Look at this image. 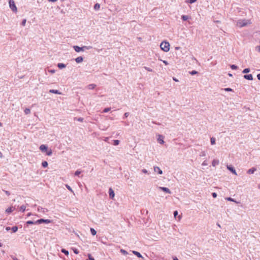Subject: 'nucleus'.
Segmentation results:
<instances>
[{
	"label": "nucleus",
	"instance_id": "obj_44",
	"mask_svg": "<svg viewBox=\"0 0 260 260\" xmlns=\"http://www.w3.org/2000/svg\"><path fill=\"white\" fill-rule=\"evenodd\" d=\"M75 119H76L77 120L80 122H82L83 121V118L82 117L75 118Z\"/></svg>",
	"mask_w": 260,
	"mask_h": 260
},
{
	"label": "nucleus",
	"instance_id": "obj_42",
	"mask_svg": "<svg viewBox=\"0 0 260 260\" xmlns=\"http://www.w3.org/2000/svg\"><path fill=\"white\" fill-rule=\"evenodd\" d=\"M81 173V171H79V170H77L75 173V175L76 176H79Z\"/></svg>",
	"mask_w": 260,
	"mask_h": 260
},
{
	"label": "nucleus",
	"instance_id": "obj_23",
	"mask_svg": "<svg viewBox=\"0 0 260 260\" xmlns=\"http://www.w3.org/2000/svg\"><path fill=\"white\" fill-rule=\"evenodd\" d=\"M25 210H26V206L25 205H22L19 208L20 211H21L22 212H24L25 211Z\"/></svg>",
	"mask_w": 260,
	"mask_h": 260
},
{
	"label": "nucleus",
	"instance_id": "obj_4",
	"mask_svg": "<svg viewBox=\"0 0 260 260\" xmlns=\"http://www.w3.org/2000/svg\"><path fill=\"white\" fill-rule=\"evenodd\" d=\"M51 222V220L49 219H40L36 221V223L41 224L42 223H49Z\"/></svg>",
	"mask_w": 260,
	"mask_h": 260
},
{
	"label": "nucleus",
	"instance_id": "obj_26",
	"mask_svg": "<svg viewBox=\"0 0 260 260\" xmlns=\"http://www.w3.org/2000/svg\"><path fill=\"white\" fill-rule=\"evenodd\" d=\"M52 154V151L51 149H47V151H46V154L48 156H51Z\"/></svg>",
	"mask_w": 260,
	"mask_h": 260
},
{
	"label": "nucleus",
	"instance_id": "obj_1",
	"mask_svg": "<svg viewBox=\"0 0 260 260\" xmlns=\"http://www.w3.org/2000/svg\"><path fill=\"white\" fill-rule=\"evenodd\" d=\"M251 23L250 20L245 19H239L236 21V25L239 27L246 26Z\"/></svg>",
	"mask_w": 260,
	"mask_h": 260
},
{
	"label": "nucleus",
	"instance_id": "obj_13",
	"mask_svg": "<svg viewBox=\"0 0 260 260\" xmlns=\"http://www.w3.org/2000/svg\"><path fill=\"white\" fill-rule=\"evenodd\" d=\"M256 169L254 167H253L247 170V173L249 174H252L256 171Z\"/></svg>",
	"mask_w": 260,
	"mask_h": 260
},
{
	"label": "nucleus",
	"instance_id": "obj_36",
	"mask_svg": "<svg viewBox=\"0 0 260 260\" xmlns=\"http://www.w3.org/2000/svg\"><path fill=\"white\" fill-rule=\"evenodd\" d=\"M120 252L124 255H127L128 254V252L126 250L122 249L120 250Z\"/></svg>",
	"mask_w": 260,
	"mask_h": 260
},
{
	"label": "nucleus",
	"instance_id": "obj_31",
	"mask_svg": "<svg viewBox=\"0 0 260 260\" xmlns=\"http://www.w3.org/2000/svg\"><path fill=\"white\" fill-rule=\"evenodd\" d=\"M226 200L229 201L234 202H235L236 203H238V202H236L234 199L230 198V197L227 198L226 199Z\"/></svg>",
	"mask_w": 260,
	"mask_h": 260
},
{
	"label": "nucleus",
	"instance_id": "obj_32",
	"mask_svg": "<svg viewBox=\"0 0 260 260\" xmlns=\"http://www.w3.org/2000/svg\"><path fill=\"white\" fill-rule=\"evenodd\" d=\"M211 144L212 145H214L215 144V139L213 137L211 138L210 139Z\"/></svg>",
	"mask_w": 260,
	"mask_h": 260
},
{
	"label": "nucleus",
	"instance_id": "obj_11",
	"mask_svg": "<svg viewBox=\"0 0 260 260\" xmlns=\"http://www.w3.org/2000/svg\"><path fill=\"white\" fill-rule=\"evenodd\" d=\"M154 171L159 174H162V171L158 167H154Z\"/></svg>",
	"mask_w": 260,
	"mask_h": 260
},
{
	"label": "nucleus",
	"instance_id": "obj_38",
	"mask_svg": "<svg viewBox=\"0 0 260 260\" xmlns=\"http://www.w3.org/2000/svg\"><path fill=\"white\" fill-rule=\"evenodd\" d=\"M222 90L225 91H233V89L231 88H225L222 89Z\"/></svg>",
	"mask_w": 260,
	"mask_h": 260
},
{
	"label": "nucleus",
	"instance_id": "obj_48",
	"mask_svg": "<svg viewBox=\"0 0 260 260\" xmlns=\"http://www.w3.org/2000/svg\"><path fill=\"white\" fill-rule=\"evenodd\" d=\"M128 116H129V113H128V112H126V113H124V114L123 118H126V117H127Z\"/></svg>",
	"mask_w": 260,
	"mask_h": 260
},
{
	"label": "nucleus",
	"instance_id": "obj_51",
	"mask_svg": "<svg viewBox=\"0 0 260 260\" xmlns=\"http://www.w3.org/2000/svg\"><path fill=\"white\" fill-rule=\"evenodd\" d=\"M206 155V153L205 151H203L201 152L200 156H205Z\"/></svg>",
	"mask_w": 260,
	"mask_h": 260
},
{
	"label": "nucleus",
	"instance_id": "obj_33",
	"mask_svg": "<svg viewBox=\"0 0 260 260\" xmlns=\"http://www.w3.org/2000/svg\"><path fill=\"white\" fill-rule=\"evenodd\" d=\"M61 252L63 253H64L66 255H69V251L65 249H62Z\"/></svg>",
	"mask_w": 260,
	"mask_h": 260
},
{
	"label": "nucleus",
	"instance_id": "obj_56",
	"mask_svg": "<svg viewBox=\"0 0 260 260\" xmlns=\"http://www.w3.org/2000/svg\"><path fill=\"white\" fill-rule=\"evenodd\" d=\"M177 215H178L177 211H174V217H176Z\"/></svg>",
	"mask_w": 260,
	"mask_h": 260
},
{
	"label": "nucleus",
	"instance_id": "obj_37",
	"mask_svg": "<svg viewBox=\"0 0 260 260\" xmlns=\"http://www.w3.org/2000/svg\"><path fill=\"white\" fill-rule=\"evenodd\" d=\"M250 72V69L249 68L245 69L243 71V73H248Z\"/></svg>",
	"mask_w": 260,
	"mask_h": 260
},
{
	"label": "nucleus",
	"instance_id": "obj_7",
	"mask_svg": "<svg viewBox=\"0 0 260 260\" xmlns=\"http://www.w3.org/2000/svg\"><path fill=\"white\" fill-rule=\"evenodd\" d=\"M48 209L45 208H43L42 207H39L38 208V211L39 212H42L43 213H46L48 212Z\"/></svg>",
	"mask_w": 260,
	"mask_h": 260
},
{
	"label": "nucleus",
	"instance_id": "obj_46",
	"mask_svg": "<svg viewBox=\"0 0 260 260\" xmlns=\"http://www.w3.org/2000/svg\"><path fill=\"white\" fill-rule=\"evenodd\" d=\"M26 20L25 19H23L21 22V25L22 26H25L26 24Z\"/></svg>",
	"mask_w": 260,
	"mask_h": 260
},
{
	"label": "nucleus",
	"instance_id": "obj_10",
	"mask_svg": "<svg viewBox=\"0 0 260 260\" xmlns=\"http://www.w3.org/2000/svg\"><path fill=\"white\" fill-rule=\"evenodd\" d=\"M157 141L161 144H163L165 142L164 141V137L160 135H158Z\"/></svg>",
	"mask_w": 260,
	"mask_h": 260
},
{
	"label": "nucleus",
	"instance_id": "obj_9",
	"mask_svg": "<svg viewBox=\"0 0 260 260\" xmlns=\"http://www.w3.org/2000/svg\"><path fill=\"white\" fill-rule=\"evenodd\" d=\"M109 194L110 198L113 199V198H114V196H115V193H114L113 190L111 188H109Z\"/></svg>",
	"mask_w": 260,
	"mask_h": 260
},
{
	"label": "nucleus",
	"instance_id": "obj_62",
	"mask_svg": "<svg viewBox=\"0 0 260 260\" xmlns=\"http://www.w3.org/2000/svg\"><path fill=\"white\" fill-rule=\"evenodd\" d=\"M173 80H174V81H175V82H178V79H177L176 78L173 77Z\"/></svg>",
	"mask_w": 260,
	"mask_h": 260
},
{
	"label": "nucleus",
	"instance_id": "obj_39",
	"mask_svg": "<svg viewBox=\"0 0 260 260\" xmlns=\"http://www.w3.org/2000/svg\"><path fill=\"white\" fill-rule=\"evenodd\" d=\"M231 68L232 70H237L238 69V67L235 64H232L231 66Z\"/></svg>",
	"mask_w": 260,
	"mask_h": 260
},
{
	"label": "nucleus",
	"instance_id": "obj_40",
	"mask_svg": "<svg viewBox=\"0 0 260 260\" xmlns=\"http://www.w3.org/2000/svg\"><path fill=\"white\" fill-rule=\"evenodd\" d=\"M197 0H187L186 1V3H189V4H192L196 2Z\"/></svg>",
	"mask_w": 260,
	"mask_h": 260
},
{
	"label": "nucleus",
	"instance_id": "obj_60",
	"mask_svg": "<svg viewBox=\"0 0 260 260\" xmlns=\"http://www.w3.org/2000/svg\"><path fill=\"white\" fill-rule=\"evenodd\" d=\"M162 62L166 64V65H168V62L166 61V60H162Z\"/></svg>",
	"mask_w": 260,
	"mask_h": 260
},
{
	"label": "nucleus",
	"instance_id": "obj_57",
	"mask_svg": "<svg viewBox=\"0 0 260 260\" xmlns=\"http://www.w3.org/2000/svg\"><path fill=\"white\" fill-rule=\"evenodd\" d=\"M212 194L213 198H216L217 197V194L215 192H213Z\"/></svg>",
	"mask_w": 260,
	"mask_h": 260
},
{
	"label": "nucleus",
	"instance_id": "obj_28",
	"mask_svg": "<svg viewBox=\"0 0 260 260\" xmlns=\"http://www.w3.org/2000/svg\"><path fill=\"white\" fill-rule=\"evenodd\" d=\"M48 162L46 161H44L42 163V166L44 168H46L48 166Z\"/></svg>",
	"mask_w": 260,
	"mask_h": 260
},
{
	"label": "nucleus",
	"instance_id": "obj_6",
	"mask_svg": "<svg viewBox=\"0 0 260 260\" xmlns=\"http://www.w3.org/2000/svg\"><path fill=\"white\" fill-rule=\"evenodd\" d=\"M39 149L43 152H46L47 151L48 147L46 145L42 144L40 146Z\"/></svg>",
	"mask_w": 260,
	"mask_h": 260
},
{
	"label": "nucleus",
	"instance_id": "obj_17",
	"mask_svg": "<svg viewBox=\"0 0 260 260\" xmlns=\"http://www.w3.org/2000/svg\"><path fill=\"white\" fill-rule=\"evenodd\" d=\"M244 78L249 80H252L253 79V77L251 74L245 75L244 76Z\"/></svg>",
	"mask_w": 260,
	"mask_h": 260
},
{
	"label": "nucleus",
	"instance_id": "obj_43",
	"mask_svg": "<svg viewBox=\"0 0 260 260\" xmlns=\"http://www.w3.org/2000/svg\"><path fill=\"white\" fill-rule=\"evenodd\" d=\"M144 68L146 70H147V71H148V72H152V71H153V70H152L151 69H150V68H148V67H144Z\"/></svg>",
	"mask_w": 260,
	"mask_h": 260
},
{
	"label": "nucleus",
	"instance_id": "obj_59",
	"mask_svg": "<svg viewBox=\"0 0 260 260\" xmlns=\"http://www.w3.org/2000/svg\"><path fill=\"white\" fill-rule=\"evenodd\" d=\"M6 230L7 231H9V230H11V228L9 227V226L6 227Z\"/></svg>",
	"mask_w": 260,
	"mask_h": 260
},
{
	"label": "nucleus",
	"instance_id": "obj_64",
	"mask_svg": "<svg viewBox=\"0 0 260 260\" xmlns=\"http://www.w3.org/2000/svg\"><path fill=\"white\" fill-rule=\"evenodd\" d=\"M173 260H179V259L177 258V257H176V256L173 257Z\"/></svg>",
	"mask_w": 260,
	"mask_h": 260
},
{
	"label": "nucleus",
	"instance_id": "obj_12",
	"mask_svg": "<svg viewBox=\"0 0 260 260\" xmlns=\"http://www.w3.org/2000/svg\"><path fill=\"white\" fill-rule=\"evenodd\" d=\"M73 48L74 49L75 51L77 52H79L80 51H83V49H82V47H80L78 46H74Z\"/></svg>",
	"mask_w": 260,
	"mask_h": 260
},
{
	"label": "nucleus",
	"instance_id": "obj_52",
	"mask_svg": "<svg viewBox=\"0 0 260 260\" xmlns=\"http://www.w3.org/2000/svg\"><path fill=\"white\" fill-rule=\"evenodd\" d=\"M88 258L89 260H94V258H93L90 254H88Z\"/></svg>",
	"mask_w": 260,
	"mask_h": 260
},
{
	"label": "nucleus",
	"instance_id": "obj_30",
	"mask_svg": "<svg viewBox=\"0 0 260 260\" xmlns=\"http://www.w3.org/2000/svg\"><path fill=\"white\" fill-rule=\"evenodd\" d=\"M181 18L183 21H186L189 18V17L187 15H182L181 16Z\"/></svg>",
	"mask_w": 260,
	"mask_h": 260
},
{
	"label": "nucleus",
	"instance_id": "obj_34",
	"mask_svg": "<svg viewBox=\"0 0 260 260\" xmlns=\"http://www.w3.org/2000/svg\"><path fill=\"white\" fill-rule=\"evenodd\" d=\"M26 224H37V223H36V221H32L31 220H29L26 222Z\"/></svg>",
	"mask_w": 260,
	"mask_h": 260
},
{
	"label": "nucleus",
	"instance_id": "obj_16",
	"mask_svg": "<svg viewBox=\"0 0 260 260\" xmlns=\"http://www.w3.org/2000/svg\"><path fill=\"white\" fill-rule=\"evenodd\" d=\"M83 58L82 56H79L75 59V61L77 63H81L83 61Z\"/></svg>",
	"mask_w": 260,
	"mask_h": 260
},
{
	"label": "nucleus",
	"instance_id": "obj_61",
	"mask_svg": "<svg viewBox=\"0 0 260 260\" xmlns=\"http://www.w3.org/2000/svg\"><path fill=\"white\" fill-rule=\"evenodd\" d=\"M108 139H109V138H108V137H106V138H105V139H104V140L105 142H108Z\"/></svg>",
	"mask_w": 260,
	"mask_h": 260
},
{
	"label": "nucleus",
	"instance_id": "obj_47",
	"mask_svg": "<svg viewBox=\"0 0 260 260\" xmlns=\"http://www.w3.org/2000/svg\"><path fill=\"white\" fill-rule=\"evenodd\" d=\"M198 73V72L196 71H192L191 72H190V74L191 75H196Z\"/></svg>",
	"mask_w": 260,
	"mask_h": 260
},
{
	"label": "nucleus",
	"instance_id": "obj_49",
	"mask_svg": "<svg viewBox=\"0 0 260 260\" xmlns=\"http://www.w3.org/2000/svg\"><path fill=\"white\" fill-rule=\"evenodd\" d=\"M142 172L144 174H148V171L145 169H143Z\"/></svg>",
	"mask_w": 260,
	"mask_h": 260
},
{
	"label": "nucleus",
	"instance_id": "obj_21",
	"mask_svg": "<svg viewBox=\"0 0 260 260\" xmlns=\"http://www.w3.org/2000/svg\"><path fill=\"white\" fill-rule=\"evenodd\" d=\"M91 48H92V47L90 46H83V47H82L83 51H84L85 50H89Z\"/></svg>",
	"mask_w": 260,
	"mask_h": 260
},
{
	"label": "nucleus",
	"instance_id": "obj_20",
	"mask_svg": "<svg viewBox=\"0 0 260 260\" xmlns=\"http://www.w3.org/2000/svg\"><path fill=\"white\" fill-rule=\"evenodd\" d=\"M96 87V85L94 84H90L87 86L88 89H93Z\"/></svg>",
	"mask_w": 260,
	"mask_h": 260
},
{
	"label": "nucleus",
	"instance_id": "obj_50",
	"mask_svg": "<svg viewBox=\"0 0 260 260\" xmlns=\"http://www.w3.org/2000/svg\"><path fill=\"white\" fill-rule=\"evenodd\" d=\"M202 166H207L208 165V164L206 161V160H205L203 162L202 164Z\"/></svg>",
	"mask_w": 260,
	"mask_h": 260
},
{
	"label": "nucleus",
	"instance_id": "obj_24",
	"mask_svg": "<svg viewBox=\"0 0 260 260\" xmlns=\"http://www.w3.org/2000/svg\"><path fill=\"white\" fill-rule=\"evenodd\" d=\"M100 8V5L98 3L96 4L94 6V9L96 11H98Z\"/></svg>",
	"mask_w": 260,
	"mask_h": 260
},
{
	"label": "nucleus",
	"instance_id": "obj_58",
	"mask_svg": "<svg viewBox=\"0 0 260 260\" xmlns=\"http://www.w3.org/2000/svg\"><path fill=\"white\" fill-rule=\"evenodd\" d=\"M74 252L76 254H78L79 253V251L77 249H75L74 250Z\"/></svg>",
	"mask_w": 260,
	"mask_h": 260
},
{
	"label": "nucleus",
	"instance_id": "obj_55",
	"mask_svg": "<svg viewBox=\"0 0 260 260\" xmlns=\"http://www.w3.org/2000/svg\"><path fill=\"white\" fill-rule=\"evenodd\" d=\"M49 72L51 74H54L55 73V70H49Z\"/></svg>",
	"mask_w": 260,
	"mask_h": 260
},
{
	"label": "nucleus",
	"instance_id": "obj_5",
	"mask_svg": "<svg viewBox=\"0 0 260 260\" xmlns=\"http://www.w3.org/2000/svg\"><path fill=\"white\" fill-rule=\"evenodd\" d=\"M158 188L159 189L162 190L163 191L166 192V193H169V194L171 193V190L168 188H167V187H159Z\"/></svg>",
	"mask_w": 260,
	"mask_h": 260
},
{
	"label": "nucleus",
	"instance_id": "obj_54",
	"mask_svg": "<svg viewBox=\"0 0 260 260\" xmlns=\"http://www.w3.org/2000/svg\"><path fill=\"white\" fill-rule=\"evenodd\" d=\"M256 50L260 52V45L256 47Z\"/></svg>",
	"mask_w": 260,
	"mask_h": 260
},
{
	"label": "nucleus",
	"instance_id": "obj_63",
	"mask_svg": "<svg viewBox=\"0 0 260 260\" xmlns=\"http://www.w3.org/2000/svg\"><path fill=\"white\" fill-rule=\"evenodd\" d=\"M257 79L260 80V74L257 75Z\"/></svg>",
	"mask_w": 260,
	"mask_h": 260
},
{
	"label": "nucleus",
	"instance_id": "obj_45",
	"mask_svg": "<svg viewBox=\"0 0 260 260\" xmlns=\"http://www.w3.org/2000/svg\"><path fill=\"white\" fill-rule=\"evenodd\" d=\"M110 109H111L110 108H106L104 109V110H103V112H104V113L108 112L110 110Z\"/></svg>",
	"mask_w": 260,
	"mask_h": 260
},
{
	"label": "nucleus",
	"instance_id": "obj_25",
	"mask_svg": "<svg viewBox=\"0 0 260 260\" xmlns=\"http://www.w3.org/2000/svg\"><path fill=\"white\" fill-rule=\"evenodd\" d=\"M119 143H120V141L118 140H114L113 141V144L114 146H117V145H119Z\"/></svg>",
	"mask_w": 260,
	"mask_h": 260
},
{
	"label": "nucleus",
	"instance_id": "obj_22",
	"mask_svg": "<svg viewBox=\"0 0 260 260\" xmlns=\"http://www.w3.org/2000/svg\"><path fill=\"white\" fill-rule=\"evenodd\" d=\"M57 67H58L59 69H63V68H66V65L65 64H64V63H58V64H57Z\"/></svg>",
	"mask_w": 260,
	"mask_h": 260
},
{
	"label": "nucleus",
	"instance_id": "obj_19",
	"mask_svg": "<svg viewBox=\"0 0 260 260\" xmlns=\"http://www.w3.org/2000/svg\"><path fill=\"white\" fill-rule=\"evenodd\" d=\"M49 92L58 94H61V93L58 90L55 89H50L49 90Z\"/></svg>",
	"mask_w": 260,
	"mask_h": 260
},
{
	"label": "nucleus",
	"instance_id": "obj_3",
	"mask_svg": "<svg viewBox=\"0 0 260 260\" xmlns=\"http://www.w3.org/2000/svg\"><path fill=\"white\" fill-rule=\"evenodd\" d=\"M9 7L12 11H17V9L13 0H9Z\"/></svg>",
	"mask_w": 260,
	"mask_h": 260
},
{
	"label": "nucleus",
	"instance_id": "obj_53",
	"mask_svg": "<svg viewBox=\"0 0 260 260\" xmlns=\"http://www.w3.org/2000/svg\"><path fill=\"white\" fill-rule=\"evenodd\" d=\"M4 191L5 192V193L7 195V196H10V192L7 190H4Z\"/></svg>",
	"mask_w": 260,
	"mask_h": 260
},
{
	"label": "nucleus",
	"instance_id": "obj_27",
	"mask_svg": "<svg viewBox=\"0 0 260 260\" xmlns=\"http://www.w3.org/2000/svg\"><path fill=\"white\" fill-rule=\"evenodd\" d=\"M11 230L13 233H15L18 230V227L17 226H14L12 228H11Z\"/></svg>",
	"mask_w": 260,
	"mask_h": 260
},
{
	"label": "nucleus",
	"instance_id": "obj_8",
	"mask_svg": "<svg viewBox=\"0 0 260 260\" xmlns=\"http://www.w3.org/2000/svg\"><path fill=\"white\" fill-rule=\"evenodd\" d=\"M226 167H227V169L229 171H230L233 174H234L236 175H237L235 169L233 167H232L231 166H227Z\"/></svg>",
	"mask_w": 260,
	"mask_h": 260
},
{
	"label": "nucleus",
	"instance_id": "obj_29",
	"mask_svg": "<svg viewBox=\"0 0 260 260\" xmlns=\"http://www.w3.org/2000/svg\"><path fill=\"white\" fill-rule=\"evenodd\" d=\"M90 232L91 234L93 236L95 235L96 234V231L93 228H90Z\"/></svg>",
	"mask_w": 260,
	"mask_h": 260
},
{
	"label": "nucleus",
	"instance_id": "obj_41",
	"mask_svg": "<svg viewBox=\"0 0 260 260\" xmlns=\"http://www.w3.org/2000/svg\"><path fill=\"white\" fill-rule=\"evenodd\" d=\"M66 187L72 192H73V190L71 188V187L68 184H66Z\"/></svg>",
	"mask_w": 260,
	"mask_h": 260
},
{
	"label": "nucleus",
	"instance_id": "obj_2",
	"mask_svg": "<svg viewBox=\"0 0 260 260\" xmlns=\"http://www.w3.org/2000/svg\"><path fill=\"white\" fill-rule=\"evenodd\" d=\"M170 44L168 42L164 41L161 43L160 47L164 52H167L170 50Z\"/></svg>",
	"mask_w": 260,
	"mask_h": 260
},
{
	"label": "nucleus",
	"instance_id": "obj_18",
	"mask_svg": "<svg viewBox=\"0 0 260 260\" xmlns=\"http://www.w3.org/2000/svg\"><path fill=\"white\" fill-rule=\"evenodd\" d=\"M132 252H133V253L135 255H136L137 256H138V257L143 258V256L141 255V254L140 252H138V251H133Z\"/></svg>",
	"mask_w": 260,
	"mask_h": 260
},
{
	"label": "nucleus",
	"instance_id": "obj_14",
	"mask_svg": "<svg viewBox=\"0 0 260 260\" xmlns=\"http://www.w3.org/2000/svg\"><path fill=\"white\" fill-rule=\"evenodd\" d=\"M15 210V207H9L8 208H7L6 210V212L8 213V214H10L11 213V212H12L14 210Z\"/></svg>",
	"mask_w": 260,
	"mask_h": 260
},
{
	"label": "nucleus",
	"instance_id": "obj_15",
	"mask_svg": "<svg viewBox=\"0 0 260 260\" xmlns=\"http://www.w3.org/2000/svg\"><path fill=\"white\" fill-rule=\"evenodd\" d=\"M219 164V161L218 159H214L212 161V165L213 166V167H215L217 165H218V164Z\"/></svg>",
	"mask_w": 260,
	"mask_h": 260
},
{
	"label": "nucleus",
	"instance_id": "obj_35",
	"mask_svg": "<svg viewBox=\"0 0 260 260\" xmlns=\"http://www.w3.org/2000/svg\"><path fill=\"white\" fill-rule=\"evenodd\" d=\"M24 113L25 114H28L30 113V110L28 108H26L25 110H24Z\"/></svg>",
	"mask_w": 260,
	"mask_h": 260
}]
</instances>
